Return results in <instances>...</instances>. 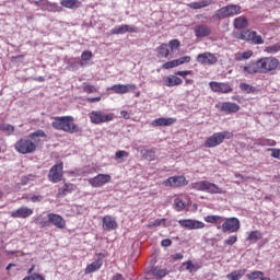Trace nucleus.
<instances>
[{"label": "nucleus", "instance_id": "49530a36", "mask_svg": "<svg viewBox=\"0 0 280 280\" xmlns=\"http://www.w3.org/2000/svg\"><path fill=\"white\" fill-rule=\"evenodd\" d=\"M176 67H179L178 66V60L177 59H174L172 61H167L163 65V69H174Z\"/></svg>", "mask_w": 280, "mask_h": 280}, {"label": "nucleus", "instance_id": "13d9d810", "mask_svg": "<svg viewBox=\"0 0 280 280\" xmlns=\"http://www.w3.org/2000/svg\"><path fill=\"white\" fill-rule=\"evenodd\" d=\"M31 202H40L43 200V196L40 195H33L31 198H30Z\"/></svg>", "mask_w": 280, "mask_h": 280}, {"label": "nucleus", "instance_id": "69168bd1", "mask_svg": "<svg viewBox=\"0 0 280 280\" xmlns=\"http://www.w3.org/2000/svg\"><path fill=\"white\" fill-rule=\"evenodd\" d=\"M185 84H194V80L192 79H186Z\"/></svg>", "mask_w": 280, "mask_h": 280}, {"label": "nucleus", "instance_id": "aec40b11", "mask_svg": "<svg viewBox=\"0 0 280 280\" xmlns=\"http://www.w3.org/2000/svg\"><path fill=\"white\" fill-rule=\"evenodd\" d=\"M33 214H34V210L25 206L20 207L16 210L10 212L11 218H15V219L20 218L22 220H25Z\"/></svg>", "mask_w": 280, "mask_h": 280}, {"label": "nucleus", "instance_id": "3c124183", "mask_svg": "<svg viewBox=\"0 0 280 280\" xmlns=\"http://www.w3.org/2000/svg\"><path fill=\"white\" fill-rule=\"evenodd\" d=\"M168 47L174 50V49H178L180 47V40L178 39H172L170 43H168Z\"/></svg>", "mask_w": 280, "mask_h": 280}, {"label": "nucleus", "instance_id": "603ef678", "mask_svg": "<svg viewBox=\"0 0 280 280\" xmlns=\"http://www.w3.org/2000/svg\"><path fill=\"white\" fill-rule=\"evenodd\" d=\"M178 66L180 67V65H187L189 62H191V57L190 56H184L179 59H177Z\"/></svg>", "mask_w": 280, "mask_h": 280}, {"label": "nucleus", "instance_id": "393cba45", "mask_svg": "<svg viewBox=\"0 0 280 280\" xmlns=\"http://www.w3.org/2000/svg\"><path fill=\"white\" fill-rule=\"evenodd\" d=\"M163 82L166 86L172 89L174 86H180V84H183V79H180L174 74H170L163 79Z\"/></svg>", "mask_w": 280, "mask_h": 280}, {"label": "nucleus", "instance_id": "8fccbe9b", "mask_svg": "<svg viewBox=\"0 0 280 280\" xmlns=\"http://www.w3.org/2000/svg\"><path fill=\"white\" fill-rule=\"evenodd\" d=\"M176 75H180V78L186 79L187 75H194V71L191 70H178L177 72H175Z\"/></svg>", "mask_w": 280, "mask_h": 280}, {"label": "nucleus", "instance_id": "5701e85b", "mask_svg": "<svg viewBox=\"0 0 280 280\" xmlns=\"http://www.w3.org/2000/svg\"><path fill=\"white\" fill-rule=\"evenodd\" d=\"M78 189L75 184L65 183L61 188L58 189L57 198H65L68 194H73Z\"/></svg>", "mask_w": 280, "mask_h": 280}, {"label": "nucleus", "instance_id": "a878e982", "mask_svg": "<svg viewBox=\"0 0 280 280\" xmlns=\"http://www.w3.org/2000/svg\"><path fill=\"white\" fill-rule=\"evenodd\" d=\"M150 275H152V277H155L156 280H161V279H164V277H167V275H170V271L161 267H153L150 270Z\"/></svg>", "mask_w": 280, "mask_h": 280}, {"label": "nucleus", "instance_id": "72a5a7b5", "mask_svg": "<svg viewBox=\"0 0 280 280\" xmlns=\"http://www.w3.org/2000/svg\"><path fill=\"white\" fill-rule=\"evenodd\" d=\"M140 154L142 155V158H144L145 161L156 160V152L152 149H143L140 151Z\"/></svg>", "mask_w": 280, "mask_h": 280}, {"label": "nucleus", "instance_id": "a19ab883", "mask_svg": "<svg viewBox=\"0 0 280 280\" xmlns=\"http://www.w3.org/2000/svg\"><path fill=\"white\" fill-rule=\"evenodd\" d=\"M130 153L128 151L119 150L115 153V161H120V159H128Z\"/></svg>", "mask_w": 280, "mask_h": 280}, {"label": "nucleus", "instance_id": "4468645a", "mask_svg": "<svg viewBox=\"0 0 280 280\" xmlns=\"http://www.w3.org/2000/svg\"><path fill=\"white\" fill-rule=\"evenodd\" d=\"M96 257H98L96 260L86 266L84 270L85 275H93V272H97V270H100V268L104 266V259H106V254L98 253L96 254Z\"/></svg>", "mask_w": 280, "mask_h": 280}, {"label": "nucleus", "instance_id": "c03bdc74", "mask_svg": "<svg viewBox=\"0 0 280 280\" xmlns=\"http://www.w3.org/2000/svg\"><path fill=\"white\" fill-rule=\"evenodd\" d=\"M240 89L245 93H255V88L249 85L248 83H241Z\"/></svg>", "mask_w": 280, "mask_h": 280}, {"label": "nucleus", "instance_id": "de8ad7c7", "mask_svg": "<svg viewBox=\"0 0 280 280\" xmlns=\"http://www.w3.org/2000/svg\"><path fill=\"white\" fill-rule=\"evenodd\" d=\"M91 58H93V52L91 50H84L82 54H81V59L86 62L89 60H91Z\"/></svg>", "mask_w": 280, "mask_h": 280}, {"label": "nucleus", "instance_id": "052dcab7", "mask_svg": "<svg viewBox=\"0 0 280 280\" xmlns=\"http://www.w3.org/2000/svg\"><path fill=\"white\" fill-rule=\"evenodd\" d=\"M171 244H172V240L170 238L162 240L161 242V246H164V248H167Z\"/></svg>", "mask_w": 280, "mask_h": 280}, {"label": "nucleus", "instance_id": "ddd939ff", "mask_svg": "<svg viewBox=\"0 0 280 280\" xmlns=\"http://www.w3.org/2000/svg\"><path fill=\"white\" fill-rule=\"evenodd\" d=\"M137 89V84L130 83V84H114L110 88H107V91H112L113 93H116V95H126V93H133V91Z\"/></svg>", "mask_w": 280, "mask_h": 280}, {"label": "nucleus", "instance_id": "9d476101", "mask_svg": "<svg viewBox=\"0 0 280 280\" xmlns=\"http://www.w3.org/2000/svg\"><path fill=\"white\" fill-rule=\"evenodd\" d=\"M240 40H246V43H252V45H264L265 40L261 35L257 34L256 31L245 30L238 35Z\"/></svg>", "mask_w": 280, "mask_h": 280}, {"label": "nucleus", "instance_id": "4d7b16f0", "mask_svg": "<svg viewBox=\"0 0 280 280\" xmlns=\"http://www.w3.org/2000/svg\"><path fill=\"white\" fill-rule=\"evenodd\" d=\"M271 151L272 159H278L280 161V149H269Z\"/></svg>", "mask_w": 280, "mask_h": 280}, {"label": "nucleus", "instance_id": "58836bf2", "mask_svg": "<svg viewBox=\"0 0 280 280\" xmlns=\"http://www.w3.org/2000/svg\"><path fill=\"white\" fill-rule=\"evenodd\" d=\"M264 277V271H253L246 275V279L248 280H257Z\"/></svg>", "mask_w": 280, "mask_h": 280}, {"label": "nucleus", "instance_id": "2eb2a0df", "mask_svg": "<svg viewBox=\"0 0 280 280\" xmlns=\"http://www.w3.org/2000/svg\"><path fill=\"white\" fill-rule=\"evenodd\" d=\"M178 224L183 229H187L188 231H196L198 229H205V223L202 221L194 220V219H180Z\"/></svg>", "mask_w": 280, "mask_h": 280}, {"label": "nucleus", "instance_id": "5fc2aeb1", "mask_svg": "<svg viewBox=\"0 0 280 280\" xmlns=\"http://www.w3.org/2000/svg\"><path fill=\"white\" fill-rule=\"evenodd\" d=\"M184 266H186V270H188V272H194V270H196V266L194 262H191V260L184 262Z\"/></svg>", "mask_w": 280, "mask_h": 280}, {"label": "nucleus", "instance_id": "864d4df0", "mask_svg": "<svg viewBox=\"0 0 280 280\" xmlns=\"http://www.w3.org/2000/svg\"><path fill=\"white\" fill-rule=\"evenodd\" d=\"M236 242H237V235H232L224 241V244H226L228 246H233V244H235Z\"/></svg>", "mask_w": 280, "mask_h": 280}, {"label": "nucleus", "instance_id": "e433bc0d", "mask_svg": "<svg viewBox=\"0 0 280 280\" xmlns=\"http://www.w3.org/2000/svg\"><path fill=\"white\" fill-rule=\"evenodd\" d=\"M256 145H262V147L270 145V147H273V145H277V141H275L272 139L259 138V139L256 140Z\"/></svg>", "mask_w": 280, "mask_h": 280}, {"label": "nucleus", "instance_id": "338daca9", "mask_svg": "<svg viewBox=\"0 0 280 280\" xmlns=\"http://www.w3.org/2000/svg\"><path fill=\"white\" fill-rule=\"evenodd\" d=\"M232 100H233L234 102H240V96L234 95V96H232Z\"/></svg>", "mask_w": 280, "mask_h": 280}, {"label": "nucleus", "instance_id": "a211bd4d", "mask_svg": "<svg viewBox=\"0 0 280 280\" xmlns=\"http://www.w3.org/2000/svg\"><path fill=\"white\" fill-rule=\"evenodd\" d=\"M110 175L108 174H98L95 177L89 179V184L91 187L100 188L104 187L107 183H110Z\"/></svg>", "mask_w": 280, "mask_h": 280}, {"label": "nucleus", "instance_id": "37998d69", "mask_svg": "<svg viewBox=\"0 0 280 280\" xmlns=\"http://www.w3.org/2000/svg\"><path fill=\"white\" fill-rule=\"evenodd\" d=\"M265 51L267 54H278V51H280V45L279 44H275L272 46H267L265 48Z\"/></svg>", "mask_w": 280, "mask_h": 280}, {"label": "nucleus", "instance_id": "b1692460", "mask_svg": "<svg viewBox=\"0 0 280 280\" xmlns=\"http://www.w3.org/2000/svg\"><path fill=\"white\" fill-rule=\"evenodd\" d=\"M102 222L104 231H115V229L118 226L115 217L105 215L103 217Z\"/></svg>", "mask_w": 280, "mask_h": 280}, {"label": "nucleus", "instance_id": "473e14b6", "mask_svg": "<svg viewBox=\"0 0 280 280\" xmlns=\"http://www.w3.org/2000/svg\"><path fill=\"white\" fill-rule=\"evenodd\" d=\"M246 275V269L234 270L226 275L228 280H241Z\"/></svg>", "mask_w": 280, "mask_h": 280}, {"label": "nucleus", "instance_id": "f3484780", "mask_svg": "<svg viewBox=\"0 0 280 280\" xmlns=\"http://www.w3.org/2000/svg\"><path fill=\"white\" fill-rule=\"evenodd\" d=\"M47 219L48 226H50L51 224L52 226H56V229H67V221L65 220V218H62V215L50 212L47 214Z\"/></svg>", "mask_w": 280, "mask_h": 280}, {"label": "nucleus", "instance_id": "0e129e2a", "mask_svg": "<svg viewBox=\"0 0 280 280\" xmlns=\"http://www.w3.org/2000/svg\"><path fill=\"white\" fill-rule=\"evenodd\" d=\"M35 82H45V77L33 78Z\"/></svg>", "mask_w": 280, "mask_h": 280}, {"label": "nucleus", "instance_id": "6e6d98bb", "mask_svg": "<svg viewBox=\"0 0 280 280\" xmlns=\"http://www.w3.org/2000/svg\"><path fill=\"white\" fill-rule=\"evenodd\" d=\"M165 219H156L151 223V226H165Z\"/></svg>", "mask_w": 280, "mask_h": 280}, {"label": "nucleus", "instance_id": "c756f323", "mask_svg": "<svg viewBox=\"0 0 280 280\" xmlns=\"http://www.w3.org/2000/svg\"><path fill=\"white\" fill-rule=\"evenodd\" d=\"M264 237V234H261V231L255 230L248 233L246 241L250 242L252 244H256V242H259Z\"/></svg>", "mask_w": 280, "mask_h": 280}, {"label": "nucleus", "instance_id": "09e8293b", "mask_svg": "<svg viewBox=\"0 0 280 280\" xmlns=\"http://www.w3.org/2000/svg\"><path fill=\"white\" fill-rule=\"evenodd\" d=\"M14 126L10 125V124H4V129L2 132H5V135H8V137H10V135L14 133Z\"/></svg>", "mask_w": 280, "mask_h": 280}, {"label": "nucleus", "instance_id": "79ce46f5", "mask_svg": "<svg viewBox=\"0 0 280 280\" xmlns=\"http://www.w3.org/2000/svg\"><path fill=\"white\" fill-rule=\"evenodd\" d=\"M176 211H185L186 205L183 202V199L176 198L174 200Z\"/></svg>", "mask_w": 280, "mask_h": 280}, {"label": "nucleus", "instance_id": "0eeeda50", "mask_svg": "<svg viewBox=\"0 0 280 280\" xmlns=\"http://www.w3.org/2000/svg\"><path fill=\"white\" fill-rule=\"evenodd\" d=\"M196 191H207V194H224L222 188L209 180L195 182L190 185Z\"/></svg>", "mask_w": 280, "mask_h": 280}, {"label": "nucleus", "instance_id": "7ed1b4c3", "mask_svg": "<svg viewBox=\"0 0 280 280\" xmlns=\"http://www.w3.org/2000/svg\"><path fill=\"white\" fill-rule=\"evenodd\" d=\"M51 127L55 130H61L68 132V135H78L82 132V128L75 124L73 116H57L52 118Z\"/></svg>", "mask_w": 280, "mask_h": 280}, {"label": "nucleus", "instance_id": "cd10ccee", "mask_svg": "<svg viewBox=\"0 0 280 280\" xmlns=\"http://www.w3.org/2000/svg\"><path fill=\"white\" fill-rule=\"evenodd\" d=\"M233 25L235 30H245V27H248V19H246L244 15H241L234 19Z\"/></svg>", "mask_w": 280, "mask_h": 280}, {"label": "nucleus", "instance_id": "f8f14e48", "mask_svg": "<svg viewBox=\"0 0 280 280\" xmlns=\"http://www.w3.org/2000/svg\"><path fill=\"white\" fill-rule=\"evenodd\" d=\"M209 86L212 93H221L223 95L233 93V88L231 86V84H229V82L211 81L209 83Z\"/></svg>", "mask_w": 280, "mask_h": 280}, {"label": "nucleus", "instance_id": "412c9836", "mask_svg": "<svg viewBox=\"0 0 280 280\" xmlns=\"http://www.w3.org/2000/svg\"><path fill=\"white\" fill-rule=\"evenodd\" d=\"M211 27L207 24H198L194 27L196 38L202 39L211 36Z\"/></svg>", "mask_w": 280, "mask_h": 280}, {"label": "nucleus", "instance_id": "f257e3e1", "mask_svg": "<svg viewBox=\"0 0 280 280\" xmlns=\"http://www.w3.org/2000/svg\"><path fill=\"white\" fill-rule=\"evenodd\" d=\"M280 69V61L277 57H261L255 61H250L246 66L242 67V71L245 75H255L256 73H275Z\"/></svg>", "mask_w": 280, "mask_h": 280}, {"label": "nucleus", "instance_id": "bf43d9fd", "mask_svg": "<svg viewBox=\"0 0 280 280\" xmlns=\"http://www.w3.org/2000/svg\"><path fill=\"white\" fill-rule=\"evenodd\" d=\"M86 102H89V104H95V102H102V96L89 97L86 98Z\"/></svg>", "mask_w": 280, "mask_h": 280}, {"label": "nucleus", "instance_id": "2f4dec72", "mask_svg": "<svg viewBox=\"0 0 280 280\" xmlns=\"http://www.w3.org/2000/svg\"><path fill=\"white\" fill-rule=\"evenodd\" d=\"M205 222L208 224H217L220 226L224 222V217L221 215H207L203 218Z\"/></svg>", "mask_w": 280, "mask_h": 280}, {"label": "nucleus", "instance_id": "4c0bfd02", "mask_svg": "<svg viewBox=\"0 0 280 280\" xmlns=\"http://www.w3.org/2000/svg\"><path fill=\"white\" fill-rule=\"evenodd\" d=\"M253 58V50H248V51H244L242 54H238L235 58V60H237V62H242V60H248Z\"/></svg>", "mask_w": 280, "mask_h": 280}, {"label": "nucleus", "instance_id": "c85d7f7f", "mask_svg": "<svg viewBox=\"0 0 280 280\" xmlns=\"http://www.w3.org/2000/svg\"><path fill=\"white\" fill-rule=\"evenodd\" d=\"M211 3H213V1H211V0L190 2L188 4V8H190L191 10H202V8H209V5H211Z\"/></svg>", "mask_w": 280, "mask_h": 280}, {"label": "nucleus", "instance_id": "6ab92c4d", "mask_svg": "<svg viewBox=\"0 0 280 280\" xmlns=\"http://www.w3.org/2000/svg\"><path fill=\"white\" fill-rule=\"evenodd\" d=\"M139 32V28L135 25H128V24H121L118 26H115L110 30L112 35H119V34H137Z\"/></svg>", "mask_w": 280, "mask_h": 280}, {"label": "nucleus", "instance_id": "7c9ffc66", "mask_svg": "<svg viewBox=\"0 0 280 280\" xmlns=\"http://www.w3.org/2000/svg\"><path fill=\"white\" fill-rule=\"evenodd\" d=\"M60 5H62V8H68V10H73V8H80L82 2H80V0H61Z\"/></svg>", "mask_w": 280, "mask_h": 280}, {"label": "nucleus", "instance_id": "6e6552de", "mask_svg": "<svg viewBox=\"0 0 280 280\" xmlns=\"http://www.w3.org/2000/svg\"><path fill=\"white\" fill-rule=\"evenodd\" d=\"M63 176L65 163L59 162L50 167L47 178L49 183L56 184L62 182Z\"/></svg>", "mask_w": 280, "mask_h": 280}, {"label": "nucleus", "instance_id": "9b49d317", "mask_svg": "<svg viewBox=\"0 0 280 280\" xmlns=\"http://www.w3.org/2000/svg\"><path fill=\"white\" fill-rule=\"evenodd\" d=\"M242 224L240 223V219L232 217L224 219V222L221 225L222 233H237L240 231Z\"/></svg>", "mask_w": 280, "mask_h": 280}, {"label": "nucleus", "instance_id": "423d86ee", "mask_svg": "<svg viewBox=\"0 0 280 280\" xmlns=\"http://www.w3.org/2000/svg\"><path fill=\"white\" fill-rule=\"evenodd\" d=\"M89 119L91 124H94V126H100L102 124H108V121H113V119H115V114L105 113L104 110H92L89 114Z\"/></svg>", "mask_w": 280, "mask_h": 280}, {"label": "nucleus", "instance_id": "a18cd8bd", "mask_svg": "<svg viewBox=\"0 0 280 280\" xmlns=\"http://www.w3.org/2000/svg\"><path fill=\"white\" fill-rule=\"evenodd\" d=\"M98 89L95 85L86 84L83 86V92L91 94V93H97Z\"/></svg>", "mask_w": 280, "mask_h": 280}, {"label": "nucleus", "instance_id": "680f3d73", "mask_svg": "<svg viewBox=\"0 0 280 280\" xmlns=\"http://www.w3.org/2000/svg\"><path fill=\"white\" fill-rule=\"evenodd\" d=\"M120 115L124 119H130V114L126 110H121L120 112Z\"/></svg>", "mask_w": 280, "mask_h": 280}, {"label": "nucleus", "instance_id": "774afa93", "mask_svg": "<svg viewBox=\"0 0 280 280\" xmlns=\"http://www.w3.org/2000/svg\"><path fill=\"white\" fill-rule=\"evenodd\" d=\"M14 266H16V265H14V264H9V265L7 266V270H10V268H14Z\"/></svg>", "mask_w": 280, "mask_h": 280}, {"label": "nucleus", "instance_id": "e2e57ef3", "mask_svg": "<svg viewBox=\"0 0 280 280\" xmlns=\"http://www.w3.org/2000/svg\"><path fill=\"white\" fill-rule=\"evenodd\" d=\"M173 259L178 260V259H183V254L182 253H177L173 256Z\"/></svg>", "mask_w": 280, "mask_h": 280}, {"label": "nucleus", "instance_id": "c9c22d12", "mask_svg": "<svg viewBox=\"0 0 280 280\" xmlns=\"http://www.w3.org/2000/svg\"><path fill=\"white\" fill-rule=\"evenodd\" d=\"M33 222L35 224H39V226L42 229H47V226H49V219L48 220H45V218H43V215H37V217H34L33 218Z\"/></svg>", "mask_w": 280, "mask_h": 280}, {"label": "nucleus", "instance_id": "bb28decb", "mask_svg": "<svg viewBox=\"0 0 280 280\" xmlns=\"http://www.w3.org/2000/svg\"><path fill=\"white\" fill-rule=\"evenodd\" d=\"M176 124V118H156L152 121V126L163 127V126H174Z\"/></svg>", "mask_w": 280, "mask_h": 280}, {"label": "nucleus", "instance_id": "ea45409f", "mask_svg": "<svg viewBox=\"0 0 280 280\" xmlns=\"http://www.w3.org/2000/svg\"><path fill=\"white\" fill-rule=\"evenodd\" d=\"M47 8L49 12H62V7L56 2H47Z\"/></svg>", "mask_w": 280, "mask_h": 280}, {"label": "nucleus", "instance_id": "20e7f679", "mask_svg": "<svg viewBox=\"0 0 280 280\" xmlns=\"http://www.w3.org/2000/svg\"><path fill=\"white\" fill-rule=\"evenodd\" d=\"M237 14H242V7L238 4H228L217 10L214 19L222 21L224 19H230L231 16H237Z\"/></svg>", "mask_w": 280, "mask_h": 280}, {"label": "nucleus", "instance_id": "4be33fe9", "mask_svg": "<svg viewBox=\"0 0 280 280\" xmlns=\"http://www.w3.org/2000/svg\"><path fill=\"white\" fill-rule=\"evenodd\" d=\"M197 62L199 65H215L218 62V57L211 52H203L197 56Z\"/></svg>", "mask_w": 280, "mask_h": 280}, {"label": "nucleus", "instance_id": "39448f33", "mask_svg": "<svg viewBox=\"0 0 280 280\" xmlns=\"http://www.w3.org/2000/svg\"><path fill=\"white\" fill-rule=\"evenodd\" d=\"M224 139H233V132L221 131L214 132L212 136L208 137L203 145L206 148H218L221 143H224Z\"/></svg>", "mask_w": 280, "mask_h": 280}, {"label": "nucleus", "instance_id": "f704fd0d", "mask_svg": "<svg viewBox=\"0 0 280 280\" xmlns=\"http://www.w3.org/2000/svg\"><path fill=\"white\" fill-rule=\"evenodd\" d=\"M159 58H167L170 56V46L167 44H162L156 48Z\"/></svg>", "mask_w": 280, "mask_h": 280}, {"label": "nucleus", "instance_id": "f03ea898", "mask_svg": "<svg viewBox=\"0 0 280 280\" xmlns=\"http://www.w3.org/2000/svg\"><path fill=\"white\" fill-rule=\"evenodd\" d=\"M40 139H47V133L45 130L37 129L28 133L27 138L18 140L14 144V150L19 154H34L38 150V145H40Z\"/></svg>", "mask_w": 280, "mask_h": 280}, {"label": "nucleus", "instance_id": "1a4fd4ad", "mask_svg": "<svg viewBox=\"0 0 280 280\" xmlns=\"http://www.w3.org/2000/svg\"><path fill=\"white\" fill-rule=\"evenodd\" d=\"M162 185L164 187H171V189H178L180 187H187V185H189V180H187L185 175H175L163 180Z\"/></svg>", "mask_w": 280, "mask_h": 280}, {"label": "nucleus", "instance_id": "dca6fc26", "mask_svg": "<svg viewBox=\"0 0 280 280\" xmlns=\"http://www.w3.org/2000/svg\"><path fill=\"white\" fill-rule=\"evenodd\" d=\"M215 108H218L220 113H225V115L240 113V105L233 102H223L219 105H215Z\"/></svg>", "mask_w": 280, "mask_h": 280}]
</instances>
